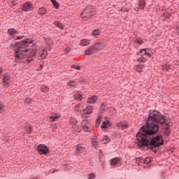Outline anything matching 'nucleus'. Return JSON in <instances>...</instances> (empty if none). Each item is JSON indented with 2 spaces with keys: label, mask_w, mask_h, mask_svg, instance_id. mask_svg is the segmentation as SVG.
<instances>
[{
  "label": "nucleus",
  "mask_w": 179,
  "mask_h": 179,
  "mask_svg": "<svg viewBox=\"0 0 179 179\" xmlns=\"http://www.w3.org/2000/svg\"><path fill=\"white\" fill-rule=\"evenodd\" d=\"M139 9H143L145 8V1L141 0L138 3Z\"/></svg>",
  "instance_id": "obj_29"
},
{
  "label": "nucleus",
  "mask_w": 179,
  "mask_h": 179,
  "mask_svg": "<svg viewBox=\"0 0 179 179\" xmlns=\"http://www.w3.org/2000/svg\"><path fill=\"white\" fill-rule=\"evenodd\" d=\"M92 142V146H94V148H97V146H99V142H97L96 139L93 138Z\"/></svg>",
  "instance_id": "obj_33"
},
{
  "label": "nucleus",
  "mask_w": 179,
  "mask_h": 179,
  "mask_svg": "<svg viewBox=\"0 0 179 179\" xmlns=\"http://www.w3.org/2000/svg\"><path fill=\"white\" fill-rule=\"evenodd\" d=\"M101 34V29H95L92 31V36L95 38H97V37H99V36H100Z\"/></svg>",
  "instance_id": "obj_14"
},
{
  "label": "nucleus",
  "mask_w": 179,
  "mask_h": 179,
  "mask_svg": "<svg viewBox=\"0 0 179 179\" xmlns=\"http://www.w3.org/2000/svg\"><path fill=\"white\" fill-rule=\"evenodd\" d=\"M116 126L120 129H127L128 128V122L120 121L116 124Z\"/></svg>",
  "instance_id": "obj_12"
},
{
  "label": "nucleus",
  "mask_w": 179,
  "mask_h": 179,
  "mask_svg": "<svg viewBox=\"0 0 179 179\" xmlns=\"http://www.w3.org/2000/svg\"><path fill=\"white\" fill-rule=\"evenodd\" d=\"M31 101H33V99L31 98L25 99V103H27V104H31Z\"/></svg>",
  "instance_id": "obj_36"
},
{
  "label": "nucleus",
  "mask_w": 179,
  "mask_h": 179,
  "mask_svg": "<svg viewBox=\"0 0 179 179\" xmlns=\"http://www.w3.org/2000/svg\"><path fill=\"white\" fill-rule=\"evenodd\" d=\"M161 125L162 131L166 136L170 135L169 124L166 123V118L157 110H150L147 122V126H143L136 135L137 141L141 146H160L163 145V137L157 136L150 140V136L159 131Z\"/></svg>",
  "instance_id": "obj_1"
},
{
  "label": "nucleus",
  "mask_w": 179,
  "mask_h": 179,
  "mask_svg": "<svg viewBox=\"0 0 179 179\" xmlns=\"http://www.w3.org/2000/svg\"><path fill=\"white\" fill-rule=\"evenodd\" d=\"M81 127L85 131V132H90L92 127H89V122L87 120H83L81 122Z\"/></svg>",
  "instance_id": "obj_8"
},
{
  "label": "nucleus",
  "mask_w": 179,
  "mask_h": 179,
  "mask_svg": "<svg viewBox=\"0 0 179 179\" xmlns=\"http://www.w3.org/2000/svg\"><path fill=\"white\" fill-rule=\"evenodd\" d=\"M2 80L4 83L5 87H6V86L9 85V82H10V77L9 76H4Z\"/></svg>",
  "instance_id": "obj_17"
},
{
  "label": "nucleus",
  "mask_w": 179,
  "mask_h": 179,
  "mask_svg": "<svg viewBox=\"0 0 179 179\" xmlns=\"http://www.w3.org/2000/svg\"><path fill=\"white\" fill-rule=\"evenodd\" d=\"M23 38H26V36H17V38H15V40H23Z\"/></svg>",
  "instance_id": "obj_42"
},
{
  "label": "nucleus",
  "mask_w": 179,
  "mask_h": 179,
  "mask_svg": "<svg viewBox=\"0 0 179 179\" xmlns=\"http://www.w3.org/2000/svg\"><path fill=\"white\" fill-rule=\"evenodd\" d=\"M0 160H1V157H0Z\"/></svg>",
  "instance_id": "obj_52"
},
{
  "label": "nucleus",
  "mask_w": 179,
  "mask_h": 179,
  "mask_svg": "<svg viewBox=\"0 0 179 179\" xmlns=\"http://www.w3.org/2000/svg\"><path fill=\"white\" fill-rule=\"evenodd\" d=\"M51 2L56 9L59 8V4L57 2V0H51Z\"/></svg>",
  "instance_id": "obj_28"
},
{
  "label": "nucleus",
  "mask_w": 179,
  "mask_h": 179,
  "mask_svg": "<svg viewBox=\"0 0 179 179\" xmlns=\"http://www.w3.org/2000/svg\"><path fill=\"white\" fill-rule=\"evenodd\" d=\"M69 122L71 124V125L73 126V128L75 131H76V132H80V129L76 127V124H78V120L76 118H71L69 120Z\"/></svg>",
  "instance_id": "obj_9"
},
{
  "label": "nucleus",
  "mask_w": 179,
  "mask_h": 179,
  "mask_svg": "<svg viewBox=\"0 0 179 179\" xmlns=\"http://www.w3.org/2000/svg\"><path fill=\"white\" fill-rule=\"evenodd\" d=\"M91 41L87 38H83L81 39L80 42V45H81L83 47H86L90 44Z\"/></svg>",
  "instance_id": "obj_15"
},
{
  "label": "nucleus",
  "mask_w": 179,
  "mask_h": 179,
  "mask_svg": "<svg viewBox=\"0 0 179 179\" xmlns=\"http://www.w3.org/2000/svg\"><path fill=\"white\" fill-rule=\"evenodd\" d=\"M71 68H73V69H76V71H80V67L76 64H73L71 66Z\"/></svg>",
  "instance_id": "obj_38"
},
{
  "label": "nucleus",
  "mask_w": 179,
  "mask_h": 179,
  "mask_svg": "<svg viewBox=\"0 0 179 179\" xmlns=\"http://www.w3.org/2000/svg\"><path fill=\"white\" fill-rule=\"evenodd\" d=\"M109 112L110 113L111 115H114V114L117 113V110L113 107H110L109 108Z\"/></svg>",
  "instance_id": "obj_30"
},
{
  "label": "nucleus",
  "mask_w": 179,
  "mask_h": 179,
  "mask_svg": "<svg viewBox=\"0 0 179 179\" xmlns=\"http://www.w3.org/2000/svg\"><path fill=\"white\" fill-rule=\"evenodd\" d=\"M103 50V43L101 42H97L94 45L90 46L88 50H86L84 52L85 55H92L96 51H100Z\"/></svg>",
  "instance_id": "obj_4"
},
{
  "label": "nucleus",
  "mask_w": 179,
  "mask_h": 179,
  "mask_svg": "<svg viewBox=\"0 0 179 179\" xmlns=\"http://www.w3.org/2000/svg\"><path fill=\"white\" fill-rule=\"evenodd\" d=\"M48 55V53H47V50H43L42 54H41V57H43V58H45Z\"/></svg>",
  "instance_id": "obj_40"
},
{
  "label": "nucleus",
  "mask_w": 179,
  "mask_h": 179,
  "mask_svg": "<svg viewBox=\"0 0 179 179\" xmlns=\"http://www.w3.org/2000/svg\"><path fill=\"white\" fill-rule=\"evenodd\" d=\"M94 178H96V174H94V173H91L88 175L87 179H94Z\"/></svg>",
  "instance_id": "obj_35"
},
{
  "label": "nucleus",
  "mask_w": 179,
  "mask_h": 179,
  "mask_svg": "<svg viewBox=\"0 0 179 179\" xmlns=\"http://www.w3.org/2000/svg\"><path fill=\"white\" fill-rule=\"evenodd\" d=\"M121 159V158L120 157H115L113 158L110 160V165L111 166H117V164H118V163H120V160Z\"/></svg>",
  "instance_id": "obj_22"
},
{
  "label": "nucleus",
  "mask_w": 179,
  "mask_h": 179,
  "mask_svg": "<svg viewBox=\"0 0 179 179\" xmlns=\"http://www.w3.org/2000/svg\"><path fill=\"white\" fill-rule=\"evenodd\" d=\"M8 34H9V39L12 40V38H15V34H19V32H17V31H16V29H13V28H10L8 29Z\"/></svg>",
  "instance_id": "obj_10"
},
{
  "label": "nucleus",
  "mask_w": 179,
  "mask_h": 179,
  "mask_svg": "<svg viewBox=\"0 0 179 179\" xmlns=\"http://www.w3.org/2000/svg\"><path fill=\"white\" fill-rule=\"evenodd\" d=\"M96 15V9L93 6H87L85 9L80 14V17L90 19L92 16H94Z\"/></svg>",
  "instance_id": "obj_3"
},
{
  "label": "nucleus",
  "mask_w": 179,
  "mask_h": 179,
  "mask_svg": "<svg viewBox=\"0 0 179 179\" xmlns=\"http://www.w3.org/2000/svg\"><path fill=\"white\" fill-rule=\"evenodd\" d=\"M101 129H103V128H108L107 126V122H102V125L101 126Z\"/></svg>",
  "instance_id": "obj_39"
},
{
  "label": "nucleus",
  "mask_w": 179,
  "mask_h": 179,
  "mask_svg": "<svg viewBox=\"0 0 179 179\" xmlns=\"http://www.w3.org/2000/svg\"><path fill=\"white\" fill-rule=\"evenodd\" d=\"M137 164H141V163H144L145 164H149L150 163V158L148 157L143 159L142 157H138L136 159Z\"/></svg>",
  "instance_id": "obj_11"
},
{
  "label": "nucleus",
  "mask_w": 179,
  "mask_h": 179,
  "mask_svg": "<svg viewBox=\"0 0 179 179\" xmlns=\"http://www.w3.org/2000/svg\"><path fill=\"white\" fill-rule=\"evenodd\" d=\"M137 55L140 56V57L137 59L138 62H146L147 58H150V57H152V54L146 52L145 49L141 50L138 53H137Z\"/></svg>",
  "instance_id": "obj_5"
},
{
  "label": "nucleus",
  "mask_w": 179,
  "mask_h": 179,
  "mask_svg": "<svg viewBox=\"0 0 179 179\" xmlns=\"http://www.w3.org/2000/svg\"><path fill=\"white\" fill-rule=\"evenodd\" d=\"M2 72H3V70L0 67V75H2Z\"/></svg>",
  "instance_id": "obj_47"
},
{
  "label": "nucleus",
  "mask_w": 179,
  "mask_h": 179,
  "mask_svg": "<svg viewBox=\"0 0 179 179\" xmlns=\"http://www.w3.org/2000/svg\"><path fill=\"white\" fill-rule=\"evenodd\" d=\"M4 108L5 106L3 105V103L0 102V114L3 111Z\"/></svg>",
  "instance_id": "obj_37"
},
{
  "label": "nucleus",
  "mask_w": 179,
  "mask_h": 179,
  "mask_svg": "<svg viewBox=\"0 0 179 179\" xmlns=\"http://www.w3.org/2000/svg\"><path fill=\"white\" fill-rule=\"evenodd\" d=\"M74 99L78 101H82L83 100V96L80 94H77L74 95Z\"/></svg>",
  "instance_id": "obj_26"
},
{
  "label": "nucleus",
  "mask_w": 179,
  "mask_h": 179,
  "mask_svg": "<svg viewBox=\"0 0 179 179\" xmlns=\"http://www.w3.org/2000/svg\"><path fill=\"white\" fill-rule=\"evenodd\" d=\"M93 113V106H88L86 109L84 110V114H87V115H90Z\"/></svg>",
  "instance_id": "obj_19"
},
{
  "label": "nucleus",
  "mask_w": 179,
  "mask_h": 179,
  "mask_svg": "<svg viewBox=\"0 0 179 179\" xmlns=\"http://www.w3.org/2000/svg\"><path fill=\"white\" fill-rule=\"evenodd\" d=\"M136 43L139 45H142V44H143V40L138 38L136 40Z\"/></svg>",
  "instance_id": "obj_34"
},
{
  "label": "nucleus",
  "mask_w": 179,
  "mask_h": 179,
  "mask_svg": "<svg viewBox=\"0 0 179 179\" xmlns=\"http://www.w3.org/2000/svg\"><path fill=\"white\" fill-rule=\"evenodd\" d=\"M24 128L27 134H31V132H33V127L31 126V124L27 123L25 124Z\"/></svg>",
  "instance_id": "obj_18"
},
{
  "label": "nucleus",
  "mask_w": 179,
  "mask_h": 179,
  "mask_svg": "<svg viewBox=\"0 0 179 179\" xmlns=\"http://www.w3.org/2000/svg\"><path fill=\"white\" fill-rule=\"evenodd\" d=\"M74 110L75 111H77V113H83V111H85V107L83 105L78 103L75 106Z\"/></svg>",
  "instance_id": "obj_13"
},
{
  "label": "nucleus",
  "mask_w": 179,
  "mask_h": 179,
  "mask_svg": "<svg viewBox=\"0 0 179 179\" xmlns=\"http://www.w3.org/2000/svg\"><path fill=\"white\" fill-rule=\"evenodd\" d=\"M58 118H59V115H55L54 116H50V120L54 122V121H57V120H58Z\"/></svg>",
  "instance_id": "obj_32"
},
{
  "label": "nucleus",
  "mask_w": 179,
  "mask_h": 179,
  "mask_svg": "<svg viewBox=\"0 0 179 179\" xmlns=\"http://www.w3.org/2000/svg\"><path fill=\"white\" fill-rule=\"evenodd\" d=\"M56 27H58L59 29H61V30H64V25L62 24V22L59 21H56L53 23Z\"/></svg>",
  "instance_id": "obj_23"
},
{
  "label": "nucleus",
  "mask_w": 179,
  "mask_h": 179,
  "mask_svg": "<svg viewBox=\"0 0 179 179\" xmlns=\"http://www.w3.org/2000/svg\"><path fill=\"white\" fill-rule=\"evenodd\" d=\"M178 34H179V28L177 29Z\"/></svg>",
  "instance_id": "obj_48"
},
{
  "label": "nucleus",
  "mask_w": 179,
  "mask_h": 179,
  "mask_svg": "<svg viewBox=\"0 0 179 179\" xmlns=\"http://www.w3.org/2000/svg\"><path fill=\"white\" fill-rule=\"evenodd\" d=\"M97 101V96H93L88 99L87 104H94Z\"/></svg>",
  "instance_id": "obj_16"
},
{
  "label": "nucleus",
  "mask_w": 179,
  "mask_h": 179,
  "mask_svg": "<svg viewBox=\"0 0 179 179\" xmlns=\"http://www.w3.org/2000/svg\"><path fill=\"white\" fill-rule=\"evenodd\" d=\"M67 86L70 87H76V81L75 80H69L66 83Z\"/></svg>",
  "instance_id": "obj_25"
},
{
  "label": "nucleus",
  "mask_w": 179,
  "mask_h": 179,
  "mask_svg": "<svg viewBox=\"0 0 179 179\" xmlns=\"http://www.w3.org/2000/svg\"><path fill=\"white\" fill-rule=\"evenodd\" d=\"M100 152H102L103 151H102L101 150H100Z\"/></svg>",
  "instance_id": "obj_50"
},
{
  "label": "nucleus",
  "mask_w": 179,
  "mask_h": 179,
  "mask_svg": "<svg viewBox=\"0 0 179 179\" xmlns=\"http://www.w3.org/2000/svg\"><path fill=\"white\" fill-rule=\"evenodd\" d=\"M143 64H139L137 66V72H139L141 73V72H143Z\"/></svg>",
  "instance_id": "obj_31"
},
{
  "label": "nucleus",
  "mask_w": 179,
  "mask_h": 179,
  "mask_svg": "<svg viewBox=\"0 0 179 179\" xmlns=\"http://www.w3.org/2000/svg\"><path fill=\"white\" fill-rule=\"evenodd\" d=\"M103 106H104V104H102L101 106L103 107Z\"/></svg>",
  "instance_id": "obj_49"
},
{
  "label": "nucleus",
  "mask_w": 179,
  "mask_h": 179,
  "mask_svg": "<svg viewBox=\"0 0 179 179\" xmlns=\"http://www.w3.org/2000/svg\"><path fill=\"white\" fill-rule=\"evenodd\" d=\"M120 10V12H128V9H127V8H122L120 10Z\"/></svg>",
  "instance_id": "obj_44"
},
{
  "label": "nucleus",
  "mask_w": 179,
  "mask_h": 179,
  "mask_svg": "<svg viewBox=\"0 0 179 179\" xmlns=\"http://www.w3.org/2000/svg\"><path fill=\"white\" fill-rule=\"evenodd\" d=\"M34 9V6L30 1H27L23 4L22 10L23 12H30V10H33Z\"/></svg>",
  "instance_id": "obj_7"
},
{
  "label": "nucleus",
  "mask_w": 179,
  "mask_h": 179,
  "mask_svg": "<svg viewBox=\"0 0 179 179\" xmlns=\"http://www.w3.org/2000/svg\"><path fill=\"white\" fill-rule=\"evenodd\" d=\"M105 139H106V142H110L111 141L110 139V138H108V136H105Z\"/></svg>",
  "instance_id": "obj_45"
},
{
  "label": "nucleus",
  "mask_w": 179,
  "mask_h": 179,
  "mask_svg": "<svg viewBox=\"0 0 179 179\" xmlns=\"http://www.w3.org/2000/svg\"><path fill=\"white\" fill-rule=\"evenodd\" d=\"M43 68H44V64H41V66H40V71H42L43 70Z\"/></svg>",
  "instance_id": "obj_46"
},
{
  "label": "nucleus",
  "mask_w": 179,
  "mask_h": 179,
  "mask_svg": "<svg viewBox=\"0 0 179 179\" xmlns=\"http://www.w3.org/2000/svg\"><path fill=\"white\" fill-rule=\"evenodd\" d=\"M85 150H86L85 147L82 146L81 145H78L76 146V153H83L85 152Z\"/></svg>",
  "instance_id": "obj_20"
},
{
  "label": "nucleus",
  "mask_w": 179,
  "mask_h": 179,
  "mask_svg": "<svg viewBox=\"0 0 179 179\" xmlns=\"http://www.w3.org/2000/svg\"><path fill=\"white\" fill-rule=\"evenodd\" d=\"M33 43H34V40L25 38L22 41L15 43L14 47H16L14 50L15 62L20 64V62H22V59H25L27 64H30V62L34 61V57L37 54V48L31 45L32 48H27Z\"/></svg>",
  "instance_id": "obj_2"
},
{
  "label": "nucleus",
  "mask_w": 179,
  "mask_h": 179,
  "mask_svg": "<svg viewBox=\"0 0 179 179\" xmlns=\"http://www.w3.org/2000/svg\"><path fill=\"white\" fill-rule=\"evenodd\" d=\"M41 92H43V93H48V92H50V87L47 85H42L41 87Z\"/></svg>",
  "instance_id": "obj_24"
},
{
  "label": "nucleus",
  "mask_w": 179,
  "mask_h": 179,
  "mask_svg": "<svg viewBox=\"0 0 179 179\" xmlns=\"http://www.w3.org/2000/svg\"><path fill=\"white\" fill-rule=\"evenodd\" d=\"M99 160H101V158H99Z\"/></svg>",
  "instance_id": "obj_51"
},
{
  "label": "nucleus",
  "mask_w": 179,
  "mask_h": 179,
  "mask_svg": "<svg viewBox=\"0 0 179 179\" xmlns=\"http://www.w3.org/2000/svg\"><path fill=\"white\" fill-rule=\"evenodd\" d=\"M101 124V115H99L96 120V127H99Z\"/></svg>",
  "instance_id": "obj_27"
},
{
  "label": "nucleus",
  "mask_w": 179,
  "mask_h": 179,
  "mask_svg": "<svg viewBox=\"0 0 179 179\" xmlns=\"http://www.w3.org/2000/svg\"><path fill=\"white\" fill-rule=\"evenodd\" d=\"M37 150L39 155H44L45 156H46V155H48L50 152V149H48V147H47V145H45V144H40L37 147Z\"/></svg>",
  "instance_id": "obj_6"
},
{
  "label": "nucleus",
  "mask_w": 179,
  "mask_h": 179,
  "mask_svg": "<svg viewBox=\"0 0 179 179\" xmlns=\"http://www.w3.org/2000/svg\"><path fill=\"white\" fill-rule=\"evenodd\" d=\"M38 15H40L41 16H44L45 15V14L47 13V10L44 7H41L38 8Z\"/></svg>",
  "instance_id": "obj_21"
},
{
  "label": "nucleus",
  "mask_w": 179,
  "mask_h": 179,
  "mask_svg": "<svg viewBox=\"0 0 179 179\" xmlns=\"http://www.w3.org/2000/svg\"><path fill=\"white\" fill-rule=\"evenodd\" d=\"M170 69V66L166 64L163 67V71H169Z\"/></svg>",
  "instance_id": "obj_41"
},
{
  "label": "nucleus",
  "mask_w": 179,
  "mask_h": 179,
  "mask_svg": "<svg viewBox=\"0 0 179 179\" xmlns=\"http://www.w3.org/2000/svg\"><path fill=\"white\" fill-rule=\"evenodd\" d=\"M107 127H112L113 123L110 122V120H106Z\"/></svg>",
  "instance_id": "obj_43"
}]
</instances>
